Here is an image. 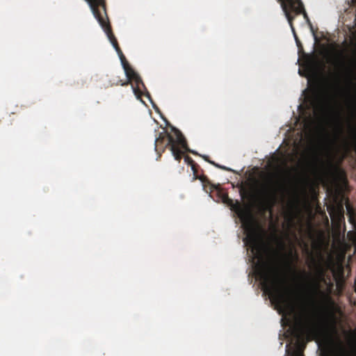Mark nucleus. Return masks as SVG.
<instances>
[{"instance_id":"obj_18","label":"nucleus","mask_w":356,"mask_h":356,"mask_svg":"<svg viewBox=\"0 0 356 356\" xmlns=\"http://www.w3.org/2000/svg\"><path fill=\"white\" fill-rule=\"evenodd\" d=\"M167 126L170 128L171 131L174 132V134H182L181 131H180L178 129L171 125L168 122H167Z\"/></svg>"},{"instance_id":"obj_7","label":"nucleus","mask_w":356,"mask_h":356,"mask_svg":"<svg viewBox=\"0 0 356 356\" xmlns=\"http://www.w3.org/2000/svg\"><path fill=\"white\" fill-rule=\"evenodd\" d=\"M285 4V8H286V10L289 13L290 17H292V22L296 15L302 14L305 19L310 24L311 29H312V26L309 21V17L305 10L304 6L301 0H293L291 2L289 1V3L286 2Z\"/></svg>"},{"instance_id":"obj_20","label":"nucleus","mask_w":356,"mask_h":356,"mask_svg":"<svg viewBox=\"0 0 356 356\" xmlns=\"http://www.w3.org/2000/svg\"><path fill=\"white\" fill-rule=\"evenodd\" d=\"M311 151H312V152L313 154V156H314V159L315 163L318 161L320 160V158H319V156L318 155V153H317L316 150L315 149H314V148H312Z\"/></svg>"},{"instance_id":"obj_25","label":"nucleus","mask_w":356,"mask_h":356,"mask_svg":"<svg viewBox=\"0 0 356 356\" xmlns=\"http://www.w3.org/2000/svg\"><path fill=\"white\" fill-rule=\"evenodd\" d=\"M349 82H350V83L351 85H353V82L352 79H350Z\"/></svg>"},{"instance_id":"obj_26","label":"nucleus","mask_w":356,"mask_h":356,"mask_svg":"<svg viewBox=\"0 0 356 356\" xmlns=\"http://www.w3.org/2000/svg\"><path fill=\"white\" fill-rule=\"evenodd\" d=\"M162 134H168V131H164V132H163Z\"/></svg>"},{"instance_id":"obj_24","label":"nucleus","mask_w":356,"mask_h":356,"mask_svg":"<svg viewBox=\"0 0 356 356\" xmlns=\"http://www.w3.org/2000/svg\"><path fill=\"white\" fill-rule=\"evenodd\" d=\"M353 63L356 65V58L353 60Z\"/></svg>"},{"instance_id":"obj_22","label":"nucleus","mask_w":356,"mask_h":356,"mask_svg":"<svg viewBox=\"0 0 356 356\" xmlns=\"http://www.w3.org/2000/svg\"><path fill=\"white\" fill-rule=\"evenodd\" d=\"M291 131H292V127H290L289 129H287L284 134H291Z\"/></svg>"},{"instance_id":"obj_10","label":"nucleus","mask_w":356,"mask_h":356,"mask_svg":"<svg viewBox=\"0 0 356 356\" xmlns=\"http://www.w3.org/2000/svg\"><path fill=\"white\" fill-rule=\"evenodd\" d=\"M328 211L332 219H334L339 222L344 219V210L342 205L330 207Z\"/></svg>"},{"instance_id":"obj_13","label":"nucleus","mask_w":356,"mask_h":356,"mask_svg":"<svg viewBox=\"0 0 356 356\" xmlns=\"http://www.w3.org/2000/svg\"><path fill=\"white\" fill-rule=\"evenodd\" d=\"M191 167L193 170L194 179H199L201 181L204 182L205 180L207 179V177L203 175L202 176L198 175V173H197V168L199 167L198 165L196 163H195L194 165H191Z\"/></svg>"},{"instance_id":"obj_2","label":"nucleus","mask_w":356,"mask_h":356,"mask_svg":"<svg viewBox=\"0 0 356 356\" xmlns=\"http://www.w3.org/2000/svg\"><path fill=\"white\" fill-rule=\"evenodd\" d=\"M303 275L309 280V295L312 302H327L329 307L327 308L326 318L325 322V332L332 344H336L339 350V356H348V353L343 344L338 336V319L336 312L338 309L331 297L321 289V282L325 283V271L323 268L318 266L316 268V273L312 276L310 273L303 270Z\"/></svg>"},{"instance_id":"obj_17","label":"nucleus","mask_w":356,"mask_h":356,"mask_svg":"<svg viewBox=\"0 0 356 356\" xmlns=\"http://www.w3.org/2000/svg\"><path fill=\"white\" fill-rule=\"evenodd\" d=\"M211 164L213 165L214 166L220 168V169H222V170H226V171H232V169L226 167V166H224V165H221L218 163H216L215 162H211Z\"/></svg>"},{"instance_id":"obj_14","label":"nucleus","mask_w":356,"mask_h":356,"mask_svg":"<svg viewBox=\"0 0 356 356\" xmlns=\"http://www.w3.org/2000/svg\"><path fill=\"white\" fill-rule=\"evenodd\" d=\"M346 208H347V211H348V214L349 216V221H350V222L352 223V224H355V223L356 214H355L353 209L350 207V205L349 204H348L346 205Z\"/></svg>"},{"instance_id":"obj_21","label":"nucleus","mask_w":356,"mask_h":356,"mask_svg":"<svg viewBox=\"0 0 356 356\" xmlns=\"http://www.w3.org/2000/svg\"><path fill=\"white\" fill-rule=\"evenodd\" d=\"M206 161L209 162V163H211V162H213L212 161H210L209 160V158L208 156H206V155H203V156H201Z\"/></svg>"},{"instance_id":"obj_5","label":"nucleus","mask_w":356,"mask_h":356,"mask_svg":"<svg viewBox=\"0 0 356 356\" xmlns=\"http://www.w3.org/2000/svg\"><path fill=\"white\" fill-rule=\"evenodd\" d=\"M311 104L314 111H318L321 113L339 115L343 111V108L335 98L327 95H315Z\"/></svg>"},{"instance_id":"obj_3","label":"nucleus","mask_w":356,"mask_h":356,"mask_svg":"<svg viewBox=\"0 0 356 356\" xmlns=\"http://www.w3.org/2000/svg\"><path fill=\"white\" fill-rule=\"evenodd\" d=\"M90 5L93 15L97 19L100 26L106 34L109 41L112 44L113 47L117 51L122 65L125 72L127 80L123 81L122 80L116 81V85L127 86L131 82H134L136 87L134 88V91L136 95H138L140 91V87L142 86L145 87V85L137 72L129 65L124 56L120 47H119L117 39L115 38L108 20V17L106 10L105 0H86Z\"/></svg>"},{"instance_id":"obj_4","label":"nucleus","mask_w":356,"mask_h":356,"mask_svg":"<svg viewBox=\"0 0 356 356\" xmlns=\"http://www.w3.org/2000/svg\"><path fill=\"white\" fill-rule=\"evenodd\" d=\"M169 147L176 161H180L182 159L183 152L181 148L189 151L193 154H198L194 151L189 150L187 141L184 135H159L155 139V149L156 152H163Z\"/></svg>"},{"instance_id":"obj_1","label":"nucleus","mask_w":356,"mask_h":356,"mask_svg":"<svg viewBox=\"0 0 356 356\" xmlns=\"http://www.w3.org/2000/svg\"><path fill=\"white\" fill-rule=\"evenodd\" d=\"M248 237L252 245V252L260 261L257 267V275L264 292L269 296L282 312L294 316L296 327L299 334L295 343L296 349L291 356H304L303 350L306 347V342L300 334L311 340L318 334V332L305 315L302 299L300 297H292L289 290L284 289V280L279 266L264 259L265 245L259 241L253 227H251V233Z\"/></svg>"},{"instance_id":"obj_6","label":"nucleus","mask_w":356,"mask_h":356,"mask_svg":"<svg viewBox=\"0 0 356 356\" xmlns=\"http://www.w3.org/2000/svg\"><path fill=\"white\" fill-rule=\"evenodd\" d=\"M285 188L282 184L270 181L264 189V195L268 202L274 204L277 201L279 195L283 194Z\"/></svg>"},{"instance_id":"obj_15","label":"nucleus","mask_w":356,"mask_h":356,"mask_svg":"<svg viewBox=\"0 0 356 356\" xmlns=\"http://www.w3.org/2000/svg\"><path fill=\"white\" fill-rule=\"evenodd\" d=\"M337 67L339 70H345L346 72L348 73V74H352V70L350 67H347L343 60H341L339 62H338Z\"/></svg>"},{"instance_id":"obj_9","label":"nucleus","mask_w":356,"mask_h":356,"mask_svg":"<svg viewBox=\"0 0 356 356\" xmlns=\"http://www.w3.org/2000/svg\"><path fill=\"white\" fill-rule=\"evenodd\" d=\"M346 111L348 116L356 120V85L355 92L349 94L348 99L346 104Z\"/></svg>"},{"instance_id":"obj_8","label":"nucleus","mask_w":356,"mask_h":356,"mask_svg":"<svg viewBox=\"0 0 356 356\" xmlns=\"http://www.w3.org/2000/svg\"><path fill=\"white\" fill-rule=\"evenodd\" d=\"M302 122L300 121V117L296 119V123H300V131H298L296 134H356V131H350V132H343V131H334V132H328V131H320V132H313L308 131V129L310 126L312 122V116L311 114L309 113L308 115L302 116Z\"/></svg>"},{"instance_id":"obj_11","label":"nucleus","mask_w":356,"mask_h":356,"mask_svg":"<svg viewBox=\"0 0 356 356\" xmlns=\"http://www.w3.org/2000/svg\"><path fill=\"white\" fill-rule=\"evenodd\" d=\"M283 11H284V14L286 15V17L287 18V20L289 22V25L291 26V31H292V32L293 33V35H294V38H295V40H296V44H297V46L298 47H300L302 46L301 45V42H300V40L298 39V38L297 36V34H296V33L295 31V29H294L293 23H292V17H290L289 13L286 10V8L285 10H283Z\"/></svg>"},{"instance_id":"obj_23","label":"nucleus","mask_w":356,"mask_h":356,"mask_svg":"<svg viewBox=\"0 0 356 356\" xmlns=\"http://www.w3.org/2000/svg\"><path fill=\"white\" fill-rule=\"evenodd\" d=\"M279 242H280V245H281L282 248L283 249V248H284V243H283V242H282V241H281L280 240L279 241Z\"/></svg>"},{"instance_id":"obj_19","label":"nucleus","mask_w":356,"mask_h":356,"mask_svg":"<svg viewBox=\"0 0 356 356\" xmlns=\"http://www.w3.org/2000/svg\"><path fill=\"white\" fill-rule=\"evenodd\" d=\"M348 236L350 237V239L352 241L353 243L356 245V234L355 233H348Z\"/></svg>"},{"instance_id":"obj_16","label":"nucleus","mask_w":356,"mask_h":356,"mask_svg":"<svg viewBox=\"0 0 356 356\" xmlns=\"http://www.w3.org/2000/svg\"><path fill=\"white\" fill-rule=\"evenodd\" d=\"M184 161L185 163H186L188 165H189L190 166L191 165H194V163H195L193 159L191 157H190L189 156H184Z\"/></svg>"},{"instance_id":"obj_12","label":"nucleus","mask_w":356,"mask_h":356,"mask_svg":"<svg viewBox=\"0 0 356 356\" xmlns=\"http://www.w3.org/2000/svg\"><path fill=\"white\" fill-rule=\"evenodd\" d=\"M271 160L273 164L276 166H279L281 164L285 163L286 161L284 155L279 156L276 155L275 154L271 156Z\"/></svg>"}]
</instances>
